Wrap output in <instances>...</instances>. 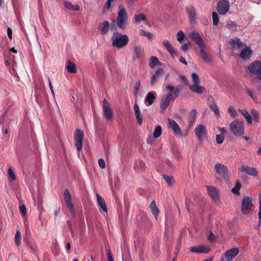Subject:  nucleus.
Here are the masks:
<instances>
[{
  "label": "nucleus",
  "mask_w": 261,
  "mask_h": 261,
  "mask_svg": "<svg viewBox=\"0 0 261 261\" xmlns=\"http://www.w3.org/2000/svg\"><path fill=\"white\" fill-rule=\"evenodd\" d=\"M112 45L117 48H122L128 43L129 38L127 35L115 32L113 33L112 38Z\"/></svg>",
  "instance_id": "f257e3e1"
},
{
  "label": "nucleus",
  "mask_w": 261,
  "mask_h": 261,
  "mask_svg": "<svg viewBox=\"0 0 261 261\" xmlns=\"http://www.w3.org/2000/svg\"><path fill=\"white\" fill-rule=\"evenodd\" d=\"M108 261H114L112 255L110 250H107Z\"/></svg>",
  "instance_id": "69168bd1"
},
{
  "label": "nucleus",
  "mask_w": 261,
  "mask_h": 261,
  "mask_svg": "<svg viewBox=\"0 0 261 261\" xmlns=\"http://www.w3.org/2000/svg\"><path fill=\"white\" fill-rule=\"evenodd\" d=\"M259 212H258V218H259V222L261 223V197H259Z\"/></svg>",
  "instance_id": "774afa93"
},
{
  "label": "nucleus",
  "mask_w": 261,
  "mask_h": 261,
  "mask_svg": "<svg viewBox=\"0 0 261 261\" xmlns=\"http://www.w3.org/2000/svg\"><path fill=\"white\" fill-rule=\"evenodd\" d=\"M64 5L67 9L73 11H79L80 9V7L78 5H73L69 2H65L64 3Z\"/></svg>",
  "instance_id": "f704fd0d"
},
{
  "label": "nucleus",
  "mask_w": 261,
  "mask_h": 261,
  "mask_svg": "<svg viewBox=\"0 0 261 261\" xmlns=\"http://www.w3.org/2000/svg\"><path fill=\"white\" fill-rule=\"evenodd\" d=\"M113 1V0H107L102 9V12L103 13H106L110 8Z\"/></svg>",
  "instance_id": "09e8293b"
},
{
  "label": "nucleus",
  "mask_w": 261,
  "mask_h": 261,
  "mask_svg": "<svg viewBox=\"0 0 261 261\" xmlns=\"http://www.w3.org/2000/svg\"><path fill=\"white\" fill-rule=\"evenodd\" d=\"M250 113L252 116L253 117V118L254 120L256 122H257L258 121V112L255 110V109H251L250 111Z\"/></svg>",
  "instance_id": "13d9d810"
},
{
  "label": "nucleus",
  "mask_w": 261,
  "mask_h": 261,
  "mask_svg": "<svg viewBox=\"0 0 261 261\" xmlns=\"http://www.w3.org/2000/svg\"><path fill=\"white\" fill-rule=\"evenodd\" d=\"M142 51V49L141 46H136L134 49L133 59L134 60L138 59Z\"/></svg>",
  "instance_id": "2f4dec72"
},
{
  "label": "nucleus",
  "mask_w": 261,
  "mask_h": 261,
  "mask_svg": "<svg viewBox=\"0 0 261 261\" xmlns=\"http://www.w3.org/2000/svg\"><path fill=\"white\" fill-rule=\"evenodd\" d=\"M193 203L191 199L190 198H186V208L188 211L191 213H192V206L193 205Z\"/></svg>",
  "instance_id": "a19ab883"
},
{
  "label": "nucleus",
  "mask_w": 261,
  "mask_h": 261,
  "mask_svg": "<svg viewBox=\"0 0 261 261\" xmlns=\"http://www.w3.org/2000/svg\"><path fill=\"white\" fill-rule=\"evenodd\" d=\"M155 99V96L152 92H149L147 94L145 98V101L148 102L149 105H151L153 103V100Z\"/></svg>",
  "instance_id": "e433bc0d"
},
{
  "label": "nucleus",
  "mask_w": 261,
  "mask_h": 261,
  "mask_svg": "<svg viewBox=\"0 0 261 261\" xmlns=\"http://www.w3.org/2000/svg\"><path fill=\"white\" fill-rule=\"evenodd\" d=\"M252 206V201L249 197H244L242 201L241 212L245 215L248 214Z\"/></svg>",
  "instance_id": "0eeeda50"
},
{
  "label": "nucleus",
  "mask_w": 261,
  "mask_h": 261,
  "mask_svg": "<svg viewBox=\"0 0 261 261\" xmlns=\"http://www.w3.org/2000/svg\"><path fill=\"white\" fill-rule=\"evenodd\" d=\"M240 171L242 172L247 173L253 176L257 175V171L254 167H250L247 166H242L240 168Z\"/></svg>",
  "instance_id": "6ab92c4d"
},
{
  "label": "nucleus",
  "mask_w": 261,
  "mask_h": 261,
  "mask_svg": "<svg viewBox=\"0 0 261 261\" xmlns=\"http://www.w3.org/2000/svg\"><path fill=\"white\" fill-rule=\"evenodd\" d=\"M231 45L233 48L237 47L240 48L243 46V42L239 38H236L234 39L231 41Z\"/></svg>",
  "instance_id": "c9c22d12"
},
{
  "label": "nucleus",
  "mask_w": 261,
  "mask_h": 261,
  "mask_svg": "<svg viewBox=\"0 0 261 261\" xmlns=\"http://www.w3.org/2000/svg\"><path fill=\"white\" fill-rule=\"evenodd\" d=\"M226 27L228 29H229L232 31H237V24L235 21H229L227 23Z\"/></svg>",
  "instance_id": "79ce46f5"
},
{
  "label": "nucleus",
  "mask_w": 261,
  "mask_h": 261,
  "mask_svg": "<svg viewBox=\"0 0 261 261\" xmlns=\"http://www.w3.org/2000/svg\"><path fill=\"white\" fill-rule=\"evenodd\" d=\"M140 113H141L140 110L135 111V116L136 117L138 122L139 124H141L142 123L143 120L140 116Z\"/></svg>",
  "instance_id": "4d7b16f0"
},
{
  "label": "nucleus",
  "mask_w": 261,
  "mask_h": 261,
  "mask_svg": "<svg viewBox=\"0 0 261 261\" xmlns=\"http://www.w3.org/2000/svg\"><path fill=\"white\" fill-rule=\"evenodd\" d=\"M190 251L192 252L207 253L210 251V248L206 246H195L191 247Z\"/></svg>",
  "instance_id": "dca6fc26"
},
{
  "label": "nucleus",
  "mask_w": 261,
  "mask_h": 261,
  "mask_svg": "<svg viewBox=\"0 0 261 261\" xmlns=\"http://www.w3.org/2000/svg\"><path fill=\"white\" fill-rule=\"evenodd\" d=\"M189 37L197 44L199 48L203 46V41L198 33L193 31L189 34Z\"/></svg>",
  "instance_id": "4468645a"
},
{
  "label": "nucleus",
  "mask_w": 261,
  "mask_h": 261,
  "mask_svg": "<svg viewBox=\"0 0 261 261\" xmlns=\"http://www.w3.org/2000/svg\"><path fill=\"white\" fill-rule=\"evenodd\" d=\"M175 97H173V95L171 93H167L166 95L163 96L161 101L160 108L162 112H164L166 110L167 107L169 106L170 102L173 101L175 99Z\"/></svg>",
  "instance_id": "1a4fd4ad"
},
{
  "label": "nucleus",
  "mask_w": 261,
  "mask_h": 261,
  "mask_svg": "<svg viewBox=\"0 0 261 261\" xmlns=\"http://www.w3.org/2000/svg\"><path fill=\"white\" fill-rule=\"evenodd\" d=\"M239 111L246 118L247 122L251 124L252 123V118L249 112L245 110H239Z\"/></svg>",
  "instance_id": "473e14b6"
},
{
  "label": "nucleus",
  "mask_w": 261,
  "mask_h": 261,
  "mask_svg": "<svg viewBox=\"0 0 261 261\" xmlns=\"http://www.w3.org/2000/svg\"><path fill=\"white\" fill-rule=\"evenodd\" d=\"M242 186L241 183L239 180H237L236 182L235 187H233L231 191L233 193L239 195L240 194L239 190L241 189Z\"/></svg>",
  "instance_id": "ea45409f"
},
{
  "label": "nucleus",
  "mask_w": 261,
  "mask_h": 261,
  "mask_svg": "<svg viewBox=\"0 0 261 261\" xmlns=\"http://www.w3.org/2000/svg\"><path fill=\"white\" fill-rule=\"evenodd\" d=\"M185 36L184 32L182 31H179L177 34V40L179 42L181 43Z\"/></svg>",
  "instance_id": "864d4df0"
},
{
  "label": "nucleus",
  "mask_w": 261,
  "mask_h": 261,
  "mask_svg": "<svg viewBox=\"0 0 261 261\" xmlns=\"http://www.w3.org/2000/svg\"><path fill=\"white\" fill-rule=\"evenodd\" d=\"M210 108L212 111H213L215 113V115L217 116H219L220 115L219 109L215 103H214L213 104L211 105L210 106Z\"/></svg>",
  "instance_id": "de8ad7c7"
},
{
  "label": "nucleus",
  "mask_w": 261,
  "mask_h": 261,
  "mask_svg": "<svg viewBox=\"0 0 261 261\" xmlns=\"http://www.w3.org/2000/svg\"><path fill=\"white\" fill-rule=\"evenodd\" d=\"M127 20L117 18L116 22L118 27L121 30H125L126 27Z\"/></svg>",
  "instance_id": "72a5a7b5"
},
{
  "label": "nucleus",
  "mask_w": 261,
  "mask_h": 261,
  "mask_svg": "<svg viewBox=\"0 0 261 261\" xmlns=\"http://www.w3.org/2000/svg\"><path fill=\"white\" fill-rule=\"evenodd\" d=\"M110 28V23L108 21H104L101 23H99L97 27V30L100 32L102 35L107 34Z\"/></svg>",
  "instance_id": "f3484780"
},
{
  "label": "nucleus",
  "mask_w": 261,
  "mask_h": 261,
  "mask_svg": "<svg viewBox=\"0 0 261 261\" xmlns=\"http://www.w3.org/2000/svg\"><path fill=\"white\" fill-rule=\"evenodd\" d=\"M166 88L170 90L168 93H171V95H173L174 97L176 98L179 96L180 90L178 88H175L172 86L168 85L166 86Z\"/></svg>",
  "instance_id": "cd10ccee"
},
{
  "label": "nucleus",
  "mask_w": 261,
  "mask_h": 261,
  "mask_svg": "<svg viewBox=\"0 0 261 261\" xmlns=\"http://www.w3.org/2000/svg\"><path fill=\"white\" fill-rule=\"evenodd\" d=\"M229 129L236 136H241L245 133L244 122L238 120H234L230 123Z\"/></svg>",
  "instance_id": "f03ea898"
},
{
  "label": "nucleus",
  "mask_w": 261,
  "mask_h": 261,
  "mask_svg": "<svg viewBox=\"0 0 261 261\" xmlns=\"http://www.w3.org/2000/svg\"><path fill=\"white\" fill-rule=\"evenodd\" d=\"M216 140L218 144H222L224 140V136L223 134L217 135Z\"/></svg>",
  "instance_id": "bf43d9fd"
},
{
  "label": "nucleus",
  "mask_w": 261,
  "mask_h": 261,
  "mask_svg": "<svg viewBox=\"0 0 261 261\" xmlns=\"http://www.w3.org/2000/svg\"><path fill=\"white\" fill-rule=\"evenodd\" d=\"M149 64L150 67L152 69L155 67V66L160 64V62L158 58L154 56H152L150 59Z\"/></svg>",
  "instance_id": "4c0bfd02"
},
{
  "label": "nucleus",
  "mask_w": 261,
  "mask_h": 261,
  "mask_svg": "<svg viewBox=\"0 0 261 261\" xmlns=\"http://www.w3.org/2000/svg\"><path fill=\"white\" fill-rule=\"evenodd\" d=\"M200 53L201 57L204 62L207 63H211L212 62L211 57L206 53L203 48V46L200 48Z\"/></svg>",
  "instance_id": "c756f323"
},
{
  "label": "nucleus",
  "mask_w": 261,
  "mask_h": 261,
  "mask_svg": "<svg viewBox=\"0 0 261 261\" xmlns=\"http://www.w3.org/2000/svg\"><path fill=\"white\" fill-rule=\"evenodd\" d=\"M98 165L101 169H104L106 167L105 161L102 159H100L98 161Z\"/></svg>",
  "instance_id": "680f3d73"
},
{
  "label": "nucleus",
  "mask_w": 261,
  "mask_h": 261,
  "mask_svg": "<svg viewBox=\"0 0 261 261\" xmlns=\"http://www.w3.org/2000/svg\"><path fill=\"white\" fill-rule=\"evenodd\" d=\"M163 44L172 57H175L178 56L177 51L174 49L173 46L170 44L168 40H164L163 42Z\"/></svg>",
  "instance_id": "aec40b11"
},
{
  "label": "nucleus",
  "mask_w": 261,
  "mask_h": 261,
  "mask_svg": "<svg viewBox=\"0 0 261 261\" xmlns=\"http://www.w3.org/2000/svg\"><path fill=\"white\" fill-rule=\"evenodd\" d=\"M248 70L251 74L256 75L261 81V62L255 61L252 62L248 65Z\"/></svg>",
  "instance_id": "7ed1b4c3"
},
{
  "label": "nucleus",
  "mask_w": 261,
  "mask_h": 261,
  "mask_svg": "<svg viewBox=\"0 0 261 261\" xmlns=\"http://www.w3.org/2000/svg\"><path fill=\"white\" fill-rule=\"evenodd\" d=\"M163 177L167 183L169 185H172L174 182V179L173 177L164 174Z\"/></svg>",
  "instance_id": "a18cd8bd"
},
{
  "label": "nucleus",
  "mask_w": 261,
  "mask_h": 261,
  "mask_svg": "<svg viewBox=\"0 0 261 261\" xmlns=\"http://www.w3.org/2000/svg\"><path fill=\"white\" fill-rule=\"evenodd\" d=\"M145 167V163L141 160H139L136 162L135 165H134V169L136 171H138L139 170H143L144 169Z\"/></svg>",
  "instance_id": "58836bf2"
},
{
  "label": "nucleus",
  "mask_w": 261,
  "mask_h": 261,
  "mask_svg": "<svg viewBox=\"0 0 261 261\" xmlns=\"http://www.w3.org/2000/svg\"><path fill=\"white\" fill-rule=\"evenodd\" d=\"M207 190L208 195L215 200H218V192L217 189L213 186H207Z\"/></svg>",
  "instance_id": "4be33fe9"
},
{
  "label": "nucleus",
  "mask_w": 261,
  "mask_h": 261,
  "mask_svg": "<svg viewBox=\"0 0 261 261\" xmlns=\"http://www.w3.org/2000/svg\"><path fill=\"white\" fill-rule=\"evenodd\" d=\"M208 240L211 243L214 242L216 240L215 235L212 232H210L208 236Z\"/></svg>",
  "instance_id": "0e129e2a"
},
{
  "label": "nucleus",
  "mask_w": 261,
  "mask_h": 261,
  "mask_svg": "<svg viewBox=\"0 0 261 261\" xmlns=\"http://www.w3.org/2000/svg\"><path fill=\"white\" fill-rule=\"evenodd\" d=\"M246 90L249 96L251 97L254 101H256L257 100V97L254 95L253 91L247 87H246Z\"/></svg>",
  "instance_id": "3c124183"
},
{
  "label": "nucleus",
  "mask_w": 261,
  "mask_h": 261,
  "mask_svg": "<svg viewBox=\"0 0 261 261\" xmlns=\"http://www.w3.org/2000/svg\"><path fill=\"white\" fill-rule=\"evenodd\" d=\"M195 135L199 141H202L206 135L205 127L202 124L197 125L195 128Z\"/></svg>",
  "instance_id": "f8f14e48"
},
{
  "label": "nucleus",
  "mask_w": 261,
  "mask_h": 261,
  "mask_svg": "<svg viewBox=\"0 0 261 261\" xmlns=\"http://www.w3.org/2000/svg\"><path fill=\"white\" fill-rule=\"evenodd\" d=\"M15 242L17 246L21 244V233L19 230H17L15 236Z\"/></svg>",
  "instance_id": "c03bdc74"
},
{
  "label": "nucleus",
  "mask_w": 261,
  "mask_h": 261,
  "mask_svg": "<svg viewBox=\"0 0 261 261\" xmlns=\"http://www.w3.org/2000/svg\"><path fill=\"white\" fill-rule=\"evenodd\" d=\"M238 247L231 248L224 253L221 256L220 261H231L239 253Z\"/></svg>",
  "instance_id": "39448f33"
},
{
  "label": "nucleus",
  "mask_w": 261,
  "mask_h": 261,
  "mask_svg": "<svg viewBox=\"0 0 261 261\" xmlns=\"http://www.w3.org/2000/svg\"><path fill=\"white\" fill-rule=\"evenodd\" d=\"M189 88L192 92L198 94H202L205 91V88L199 85L198 84H193L189 87Z\"/></svg>",
  "instance_id": "a878e982"
},
{
  "label": "nucleus",
  "mask_w": 261,
  "mask_h": 261,
  "mask_svg": "<svg viewBox=\"0 0 261 261\" xmlns=\"http://www.w3.org/2000/svg\"><path fill=\"white\" fill-rule=\"evenodd\" d=\"M66 69L69 73H74L76 72V65L72 63L70 60L68 61Z\"/></svg>",
  "instance_id": "7c9ffc66"
},
{
  "label": "nucleus",
  "mask_w": 261,
  "mask_h": 261,
  "mask_svg": "<svg viewBox=\"0 0 261 261\" xmlns=\"http://www.w3.org/2000/svg\"><path fill=\"white\" fill-rule=\"evenodd\" d=\"M162 127L160 125L156 126L153 132V137L154 138H159L162 134Z\"/></svg>",
  "instance_id": "37998d69"
},
{
  "label": "nucleus",
  "mask_w": 261,
  "mask_h": 261,
  "mask_svg": "<svg viewBox=\"0 0 261 261\" xmlns=\"http://www.w3.org/2000/svg\"><path fill=\"white\" fill-rule=\"evenodd\" d=\"M134 18L136 23H139L141 21H143L145 24H149L146 16L143 13L135 14Z\"/></svg>",
  "instance_id": "393cba45"
},
{
  "label": "nucleus",
  "mask_w": 261,
  "mask_h": 261,
  "mask_svg": "<svg viewBox=\"0 0 261 261\" xmlns=\"http://www.w3.org/2000/svg\"><path fill=\"white\" fill-rule=\"evenodd\" d=\"M84 138V133L80 129L75 130L74 135L75 145L77 150L80 151L83 147V140Z\"/></svg>",
  "instance_id": "6e6552de"
},
{
  "label": "nucleus",
  "mask_w": 261,
  "mask_h": 261,
  "mask_svg": "<svg viewBox=\"0 0 261 261\" xmlns=\"http://www.w3.org/2000/svg\"><path fill=\"white\" fill-rule=\"evenodd\" d=\"M253 54V50L247 46L242 50L239 55L240 57L243 60H249Z\"/></svg>",
  "instance_id": "2eb2a0df"
},
{
  "label": "nucleus",
  "mask_w": 261,
  "mask_h": 261,
  "mask_svg": "<svg viewBox=\"0 0 261 261\" xmlns=\"http://www.w3.org/2000/svg\"><path fill=\"white\" fill-rule=\"evenodd\" d=\"M192 78L193 82H194V84H197L200 83V78L199 76L195 73H193L192 74Z\"/></svg>",
  "instance_id": "6e6d98bb"
},
{
  "label": "nucleus",
  "mask_w": 261,
  "mask_h": 261,
  "mask_svg": "<svg viewBox=\"0 0 261 261\" xmlns=\"http://www.w3.org/2000/svg\"><path fill=\"white\" fill-rule=\"evenodd\" d=\"M215 169L217 174L221 176L223 179H226L228 174V169L226 166L221 163H217L215 165Z\"/></svg>",
  "instance_id": "9b49d317"
},
{
  "label": "nucleus",
  "mask_w": 261,
  "mask_h": 261,
  "mask_svg": "<svg viewBox=\"0 0 261 261\" xmlns=\"http://www.w3.org/2000/svg\"><path fill=\"white\" fill-rule=\"evenodd\" d=\"M140 35V36H145L146 37H147L149 39H151L152 38V36H153L152 34L151 33L148 32H146L144 30H141Z\"/></svg>",
  "instance_id": "8fccbe9b"
},
{
  "label": "nucleus",
  "mask_w": 261,
  "mask_h": 261,
  "mask_svg": "<svg viewBox=\"0 0 261 261\" xmlns=\"http://www.w3.org/2000/svg\"><path fill=\"white\" fill-rule=\"evenodd\" d=\"M117 18L127 20V12L121 5L119 6Z\"/></svg>",
  "instance_id": "5701e85b"
},
{
  "label": "nucleus",
  "mask_w": 261,
  "mask_h": 261,
  "mask_svg": "<svg viewBox=\"0 0 261 261\" xmlns=\"http://www.w3.org/2000/svg\"><path fill=\"white\" fill-rule=\"evenodd\" d=\"M97 201L98 203V206L100 212H103L107 213V207L106 204L104 199L101 197L98 194H96Z\"/></svg>",
  "instance_id": "412c9836"
},
{
  "label": "nucleus",
  "mask_w": 261,
  "mask_h": 261,
  "mask_svg": "<svg viewBox=\"0 0 261 261\" xmlns=\"http://www.w3.org/2000/svg\"><path fill=\"white\" fill-rule=\"evenodd\" d=\"M64 199L67 207L69 208L72 214L74 215V207L71 202V197L70 192L68 189H66L64 191Z\"/></svg>",
  "instance_id": "ddd939ff"
},
{
  "label": "nucleus",
  "mask_w": 261,
  "mask_h": 261,
  "mask_svg": "<svg viewBox=\"0 0 261 261\" xmlns=\"http://www.w3.org/2000/svg\"><path fill=\"white\" fill-rule=\"evenodd\" d=\"M168 123L175 135L181 136L182 133L180 127L174 120L168 119Z\"/></svg>",
  "instance_id": "a211bd4d"
},
{
  "label": "nucleus",
  "mask_w": 261,
  "mask_h": 261,
  "mask_svg": "<svg viewBox=\"0 0 261 261\" xmlns=\"http://www.w3.org/2000/svg\"><path fill=\"white\" fill-rule=\"evenodd\" d=\"M150 208L151 209L152 215L154 216L155 218L157 219V217L159 213V209L156 206L155 201L153 200L150 205Z\"/></svg>",
  "instance_id": "c85d7f7f"
},
{
  "label": "nucleus",
  "mask_w": 261,
  "mask_h": 261,
  "mask_svg": "<svg viewBox=\"0 0 261 261\" xmlns=\"http://www.w3.org/2000/svg\"><path fill=\"white\" fill-rule=\"evenodd\" d=\"M19 211L22 216H25L27 213L26 207L24 204L19 206Z\"/></svg>",
  "instance_id": "052dcab7"
},
{
  "label": "nucleus",
  "mask_w": 261,
  "mask_h": 261,
  "mask_svg": "<svg viewBox=\"0 0 261 261\" xmlns=\"http://www.w3.org/2000/svg\"><path fill=\"white\" fill-rule=\"evenodd\" d=\"M197 116L196 110H192L189 113L188 117V125L189 127H191L194 124Z\"/></svg>",
  "instance_id": "b1692460"
},
{
  "label": "nucleus",
  "mask_w": 261,
  "mask_h": 261,
  "mask_svg": "<svg viewBox=\"0 0 261 261\" xmlns=\"http://www.w3.org/2000/svg\"><path fill=\"white\" fill-rule=\"evenodd\" d=\"M228 112L230 113V115L233 117H236L238 115V113L236 109L231 106L229 107Z\"/></svg>",
  "instance_id": "603ef678"
},
{
  "label": "nucleus",
  "mask_w": 261,
  "mask_h": 261,
  "mask_svg": "<svg viewBox=\"0 0 261 261\" xmlns=\"http://www.w3.org/2000/svg\"><path fill=\"white\" fill-rule=\"evenodd\" d=\"M230 5L227 0H221L217 5V10L220 15H225L229 11Z\"/></svg>",
  "instance_id": "423d86ee"
},
{
  "label": "nucleus",
  "mask_w": 261,
  "mask_h": 261,
  "mask_svg": "<svg viewBox=\"0 0 261 261\" xmlns=\"http://www.w3.org/2000/svg\"><path fill=\"white\" fill-rule=\"evenodd\" d=\"M8 176L11 179V181H13L16 179L15 175L11 168H9L8 169Z\"/></svg>",
  "instance_id": "5fc2aeb1"
},
{
  "label": "nucleus",
  "mask_w": 261,
  "mask_h": 261,
  "mask_svg": "<svg viewBox=\"0 0 261 261\" xmlns=\"http://www.w3.org/2000/svg\"><path fill=\"white\" fill-rule=\"evenodd\" d=\"M164 73V71L162 68H159L156 70L155 73L152 76L151 80V84L153 85L156 80Z\"/></svg>",
  "instance_id": "bb28decb"
},
{
  "label": "nucleus",
  "mask_w": 261,
  "mask_h": 261,
  "mask_svg": "<svg viewBox=\"0 0 261 261\" xmlns=\"http://www.w3.org/2000/svg\"><path fill=\"white\" fill-rule=\"evenodd\" d=\"M140 87V81H138L136 83L135 86L134 87L135 94H137Z\"/></svg>",
  "instance_id": "338daca9"
},
{
  "label": "nucleus",
  "mask_w": 261,
  "mask_h": 261,
  "mask_svg": "<svg viewBox=\"0 0 261 261\" xmlns=\"http://www.w3.org/2000/svg\"><path fill=\"white\" fill-rule=\"evenodd\" d=\"M213 23V25L217 26L219 23V17L218 14L216 12L212 13Z\"/></svg>",
  "instance_id": "49530a36"
},
{
  "label": "nucleus",
  "mask_w": 261,
  "mask_h": 261,
  "mask_svg": "<svg viewBox=\"0 0 261 261\" xmlns=\"http://www.w3.org/2000/svg\"><path fill=\"white\" fill-rule=\"evenodd\" d=\"M186 12L188 14L189 21L191 24H194L196 22V12L195 7L190 5L186 8Z\"/></svg>",
  "instance_id": "9d476101"
},
{
  "label": "nucleus",
  "mask_w": 261,
  "mask_h": 261,
  "mask_svg": "<svg viewBox=\"0 0 261 261\" xmlns=\"http://www.w3.org/2000/svg\"><path fill=\"white\" fill-rule=\"evenodd\" d=\"M190 43H185L184 44H183L180 48L181 49L184 51H187L189 47H190Z\"/></svg>",
  "instance_id": "e2e57ef3"
},
{
  "label": "nucleus",
  "mask_w": 261,
  "mask_h": 261,
  "mask_svg": "<svg viewBox=\"0 0 261 261\" xmlns=\"http://www.w3.org/2000/svg\"><path fill=\"white\" fill-rule=\"evenodd\" d=\"M103 115L107 122L111 121L114 116V113L111 108L109 102L106 99L103 100L102 103Z\"/></svg>",
  "instance_id": "20e7f679"
}]
</instances>
